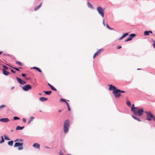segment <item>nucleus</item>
<instances>
[{
  "label": "nucleus",
  "mask_w": 155,
  "mask_h": 155,
  "mask_svg": "<svg viewBox=\"0 0 155 155\" xmlns=\"http://www.w3.org/2000/svg\"><path fill=\"white\" fill-rule=\"evenodd\" d=\"M134 108L131 109L132 111H133L134 114L138 116H141L143 114L144 110L142 108H139L138 107H136V110H133Z\"/></svg>",
  "instance_id": "1"
},
{
  "label": "nucleus",
  "mask_w": 155,
  "mask_h": 155,
  "mask_svg": "<svg viewBox=\"0 0 155 155\" xmlns=\"http://www.w3.org/2000/svg\"><path fill=\"white\" fill-rule=\"evenodd\" d=\"M120 93H125V91L118 89H116L113 91V93L114 94L116 98H118L121 96V94Z\"/></svg>",
  "instance_id": "2"
},
{
  "label": "nucleus",
  "mask_w": 155,
  "mask_h": 155,
  "mask_svg": "<svg viewBox=\"0 0 155 155\" xmlns=\"http://www.w3.org/2000/svg\"><path fill=\"white\" fill-rule=\"evenodd\" d=\"M147 114V120H151L152 119L155 121V117L151 113L150 111H146Z\"/></svg>",
  "instance_id": "3"
},
{
  "label": "nucleus",
  "mask_w": 155,
  "mask_h": 155,
  "mask_svg": "<svg viewBox=\"0 0 155 155\" xmlns=\"http://www.w3.org/2000/svg\"><path fill=\"white\" fill-rule=\"evenodd\" d=\"M69 125V121L66 120L64 122V131L65 133H66L68 131Z\"/></svg>",
  "instance_id": "4"
},
{
  "label": "nucleus",
  "mask_w": 155,
  "mask_h": 155,
  "mask_svg": "<svg viewBox=\"0 0 155 155\" xmlns=\"http://www.w3.org/2000/svg\"><path fill=\"white\" fill-rule=\"evenodd\" d=\"M97 10L101 17L103 18L104 17V11L103 8L100 7H98L97 8Z\"/></svg>",
  "instance_id": "5"
},
{
  "label": "nucleus",
  "mask_w": 155,
  "mask_h": 155,
  "mask_svg": "<svg viewBox=\"0 0 155 155\" xmlns=\"http://www.w3.org/2000/svg\"><path fill=\"white\" fill-rule=\"evenodd\" d=\"M23 143H20L19 142H16L15 143L14 147H17L18 146V150H21L23 149Z\"/></svg>",
  "instance_id": "6"
},
{
  "label": "nucleus",
  "mask_w": 155,
  "mask_h": 155,
  "mask_svg": "<svg viewBox=\"0 0 155 155\" xmlns=\"http://www.w3.org/2000/svg\"><path fill=\"white\" fill-rule=\"evenodd\" d=\"M23 89L25 91H27L31 89V87L30 85L27 84L22 87Z\"/></svg>",
  "instance_id": "7"
},
{
  "label": "nucleus",
  "mask_w": 155,
  "mask_h": 155,
  "mask_svg": "<svg viewBox=\"0 0 155 155\" xmlns=\"http://www.w3.org/2000/svg\"><path fill=\"white\" fill-rule=\"evenodd\" d=\"M16 79L21 84H25L26 83V82L25 81H23L21 79L18 77H16Z\"/></svg>",
  "instance_id": "8"
},
{
  "label": "nucleus",
  "mask_w": 155,
  "mask_h": 155,
  "mask_svg": "<svg viewBox=\"0 0 155 155\" xmlns=\"http://www.w3.org/2000/svg\"><path fill=\"white\" fill-rule=\"evenodd\" d=\"M136 36V34H131L130 36H129V37L125 41L126 42V41H130L131 40L132 38Z\"/></svg>",
  "instance_id": "9"
},
{
  "label": "nucleus",
  "mask_w": 155,
  "mask_h": 155,
  "mask_svg": "<svg viewBox=\"0 0 155 155\" xmlns=\"http://www.w3.org/2000/svg\"><path fill=\"white\" fill-rule=\"evenodd\" d=\"M103 51V50L102 49H100L98 51L95 53L93 56V58L94 59L95 57L98 55L100 54V53Z\"/></svg>",
  "instance_id": "10"
},
{
  "label": "nucleus",
  "mask_w": 155,
  "mask_h": 155,
  "mask_svg": "<svg viewBox=\"0 0 155 155\" xmlns=\"http://www.w3.org/2000/svg\"><path fill=\"white\" fill-rule=\"evenodd\" d=\"M108 86H110L109 88V90L110 91L115 90H116V87L115 86H113L112 85H108Z\"/></svg>",
  "instance_id": "11"
},
{
  "label": "nucleus",
  "mask_w": 155,
  "mask_h": 155,
  "mask_svg": "<svg viewBox=\"0 0 155 155\" xmlns=\"http://www.w3.org/2000/svg\"><path fill=\"white\" fill-rule=\"evenodd\" d=\"M0 121L2 122H6L8 121L9 120L8 118H4L0 119Z\"/></svg>",
  "instance_id": "12"
},
{
  "label": "nucleus",
  "mask_w": 155,
  "mask_h": 155,
  "mask_svg": "<svg viewBox=\"0 0 155 155\" xmlns=\"http://www.w3.org/2000/svg\"><path fill=\"white\" fill-rule=\"evenodd\" d=\"M40 144L37 143H35L33 145V147H34L39 149Z\"/></svg>",
  "instance_id": "13"
},
{
  "label": "nucleus",
  "mask_w": 155,
  "mask_h": 155,
  "mask_svg": "<svg viewBox=\"0 0 155 155\" xmlns=\"http://www.w3.org/2000/svg\"><path fill=\"white\" fill-rule=\"evenodd\" d=\"M152 31H146L144 32V35H149V33H152Z\"/></svg>",
  "instance_id": "14"
},
{
  "label": "nucleus",
  "mask_w": 155,
  "mask_h": 155,
  "mask_svg": "<svg viewBox=\"0 0 155 155\" xmlns=\"http://www.w3.org/2000/svg\"><path fill=\"white\" fill-rule=\"evenodd\" d=\"M3 73L6 75H8L10 73L4 69H3Z\"/></svg>",
  "instance_id": "15"
},
{
  "label": "nucleus",
  "mask_w": 155,
  "mask_h": 155,
  "mask_svg": "<svg viewBox=\"0 0 155 155\" xmlns=\"http://www.w3.org/2000/svg\"><path fill=\"white\" fill-rule=\"evenodd\" d=\"M48 84L49 86V87L51 88L52 90H53L54 91H57L56 89L54 87H53L49 83H48Z\"/></svg>",
  "instance_id": "16"
},
{
  "label": "nucleus",
  "mask_w": 155,
  "mask_h": 155,
  "mask_svg": "<svg viewBox=\"0 0 155 155\" xmlns=\"http://www.w3.org/2000/svg\"><path fill=\"white\" fill-rule=\"evenodd\" d=\"M31 69H35L37 70L38 72L40 73H41L42 72V71L41 70V69L38 67H34L33 68H31Z\"/></svg>",
  "instance_id": "17"
},
{
  "label": "nucleus",
  "mask_w": 155,
  "mask_h": 155,
  "mask_svg": "<svg viewBox=\"0 0 155 155\" xmlns=\"http://www.w3.org/2000/svg\"><path fill=\"white\" fill-rule=\"evenodd\" d=\"M48 98L44 97H41L40 98V100L42 101H47Z\"/></svg>",
  "instance_id": "18"
},
{
  "label": "nucleus",
  "mask_w": 155,
  "mask_h": 155,
  "mask_svg": "<svg viewBox=\"0 0 155 155\" xmlns=\"http://www.w3.org/2000/svg\"><path fill=\"white\" fill-rule=\"evenodd\" d=\"M24 127V126L20 127L19 126H18L17 127L16 129V130H21L23 129Z\"/></svg>",
  "instance_id": "19"
},
{
  "label": "nucleus",
  "mask_w": 155,
  "mask_h": 155,
  "mask_svg": "<svg viewBox=\"0 0 155 155\" xmlns=\"http://www.w3.org/2000/svg\"><path fill=\"white\" fill-rule=\"evenodd\" d=\"M41 5H42V3H41L39 5L36 7L35 8V9H35V11H36L37 10H38L41 7Z\"/></svg>",
  "instance_id": "20"
},
{
  "label": "nucleus",
  "mask_w": 155,
  "mask_h": 155,
  "mask_svg": "<svg viewBox=\"0 0 155 155\" xmlns=\"http://www.w3.org/2000/svg\"><path fill=\"white\" fill-rule=\"evenodd\" d=\"M43 92L45 93L47 95H50V94L51 93V91H44Z\"/></svg>",
  "instance_id": "21"
},
{
  "label": "nucleus",
  "mask_w": 155,
  "mask_h": 155,
  "mask_svg": "<svg viewBox=\"0 0 155 155\" xmlns=\"http://www.w3.org/2000/svg\"><path fill=\"white\" fill-rule=\"evenodd\" d=\"M132 117L135 119L136 120L138 121H140V119L139 118H138V117H137L134 116H132Z\"/></svg>",
  "instance_id": "22"
},
{
  "label": "nucleus",
  "mask_w": 155,
  "mask_h": 155,
  "mask_svg": "<svg viewBox=\"0 0 155 155\" xmlns=\"http://www.w3.org/2000/svg\"><path fill=\"white\" fill-rule=\"evenodd\" d=\"M8 144L10 146H12L13 145V141L12 140L9 141L8 143Z\"/></svg>",
  "instance_id": "23"
},
{
  "label": "nucleus",
  "mask_w": 155,
  "mask_h": 155,
  "mask_svg": "<svg viewBox=\"0 0 155 155\" xmlns=\"http://www.w3.org/2000/svg\"><path fill=\"white\" fill-rule=\"evenodd\" d=\"M87 5L88 6L89 8H93V7L92 6L89 2H87Z\"/></svg>",
  "instance_id": "24"
},
{
  "label": "nucleus",
  "mask_w": 155,
  "mask_h": 155,
  "mask_svg": "<svg viewBox=\"0 0 155 155\" xmlns=\"http://www.w3.org/2000/svg\"><path fill=\"white\" fill-rule=\"evenodd\" d=\"M127 105L129 106L130 107L131 106V103L129 101H127Z\"/></svg>",
  "instance_id": "25"
},
{
  "label": "nucleus",
  "mask_w": 155,
  "mask_h": 155,
  "mask_svg": "<svg viewBox=\"0 0 155 155\" xmlns=\"http://www.w3.org/2000/svg\"><path fill=\"white\" fill-rule=\"evenodd\" d=\"M1 138H2V140L0 141V143H2L4 142L5 141V140H4L3 137L2 136H1Z\"/></svg>",
  "instance_id": "26"
},
{
  "label": "nucleus",
  "mask_w": 155,
  "mask_h": 155,
  "mask_svg": "<svg viewBox=\"0 0 155 155\" xmlns=\"http://www.w3.org/2000/svg\"><path fill=\"white\" fill-rule=\"evenodd\" d=\"M16 64H17L18 65H19V66H22V64L21 63V62H20V61H16Z\"/></svg>",
  "instance_id": "27"
},
{
  "label": "nucleus",
  "mask_w": 155,
  "mask_h": 155,
  "mask_svg": "<svg viewBox=\"0 0 155 155\" xmlns=\"http://www.w3.org/2000/svg\"><path fill=\"white\" fill-rule=\"evenodd\" d=\"M34 119V117H31V118H30V119L29 120V121L28 123V124H29L33 120V119Z\"/></svg>",
  "instance_id": "28"
},
{
  "label": "nucleus",
  "mask_w": 155,
  "mask_h": 155,
  "mask_svg": "<svg viewBox=\"0 0 155 155\" xmlns=\"http://www.w3.org/2000/svg\"><path fill=\"white\" fill-rule=\"evenodd\" d=\"M22 141V140L21 139H17L14 140V142H16V141L20 142V141Z\"/></svg>",
  "instance_id": "29"
},
{
  "label": "nucleus",
  "mask_w": 155,
  "mask_h": 155,
  "mask_svg": "<svg viewBox=\"0 0 155 155\" xmlns=\"http://www.w3.org/2000/svg\"><path fill=\"white\" fill-rule=\"evenodd\" d=\"M3 69H5V70H7L8 69V67L5 66V65H3Z\"/></svg>",
  "instance_id": "30"
},
{
  "label": "nucleus",
  "mask_w": 155,
  "mask_h": 155,
  "mask_svg": "<svg viewBox=\"0 0 155 155\" xmlns=\"http://www.w3.org/2000/svg\"><path fill=\"white\" fill-rule=\"evenodd\" d=\"M129 33H125L123 35V36L125 37H126V36L128 35H129Z\"/></svg>",
  "instance_id": "31"
},
{
  "label": "nucleus",
  "mask_w": 155,
  "mask_h": 155,
  "mask_svg": "<svg viewBox=\"0 0 155 155\" xmlns=\"http://www.w3.org/2000/svg\"><path fill=\"white\" fill-rule=\"evenodd\" d=\"M14 119L15 120H19V118L18 117H14Z\"/></svg>",
  "instance_id": "32"
},
{
  "label": "nucleus",
  "mask_w": 155,
  "mask_h": 155,
  "mask_svg": "<svg viewBox=\"0 0 155 155\" xmlns=\"http://www.w3.org/2000/svg\"><path fill=\"white\" fill-rule=\"evenodd\" d=\"M106 25L107 28H108L109 29H110V30H113V29H111V28H110V27L108 26V25L107 24H106Z\"/></svg>",
  "instance_id": "33"
},
{
  "label": "nucleus",
  "mask_w": 155,
  "mask_h": 155,
  "mask_svg": "<svg viewBox=\"0 0 155 155\" xmlns=\"http://www.w3.org/2000/svg\"><path fill=\"white\" fill-rule=\"evenodd\" d=\"M12 67V68H13L14 69H15L17 71H20L19 69L17 68L13 67Z\"/></svg>",
  "instance_id": "34"
},
{
  "label": "nucleus",
  "mask_w": 155,
  "mask_h": 155,
  "mask_svg": "<svg viewBox=\"0 0 155 155\" xmlns=\"http://www.w3.org/2000/svg\"><path fill=\"white\" fill-rule=\"evenodd\" d=\"M136 107H134V104H133V105H132V107L131 108V109L133 108H134V109H133V110H136Z\"/></svg>",
  "instance_id": "35"
},
{
  "label": "nucleus",
  "mask_w": 155,
  "mask_h": 155,
  "mask_svg": "<svg viewBox=\"0 0 155 155\" xmlns=\"http://www.w3.org/2000/svg\"><path fill=\"white\" fill-rule=\"evenodd\" d=\"M4 137H5V140H9V139L8 138V137L6 136H4Z\"/></svg>",
  "instance_id": "36"
},
{
  "label": "nucleus",
  "mask_w": 155,
  "mask_h": 155,
  "mask_svg": "<svg viewBox=\"0 0 155 155\" xmlns=\"http://www.w3.org/2000/svg\"><path fill=\"white\" fill-rule=\"evenodd\" d=\"M124 38L123 35H122L120 38H119V40L120 41L122 40L123 38Z\"/></svg>",
  "instance_id": "37"
},
{
  "label": "nucleus",
  "mask_w": 155,
  "mask_h": 155,
  "mask_svg": "<svg viewBox=\"0 0 155 155\" xmlns=\"http://www.w3.org/2000/svg\"><path fill=\"white\" fill-rule=\"evenodd\" d=\"M153 41L154 42V43L153 44V46L154 48H155V41L153 40Z\"/></svg>",
  "instance_id": "38"
},
{
  "label": "nucleus",
  "mask_w": 155,
  "mask_h": 155,
  "mask_svg": "<svg viewBox=\"0 0 155 155\" xmlns=\"http://www.w3.org/2000/svg\"><path fill=\"white\" fill-rule=\"evenodd\" d=\"M5 107V105H1V106H0V108L4 107Z\"/></svg>",
  "instance_id": "39"
},
{
  "label": "nucleus",
  "mask_w": 155,
  "mask_h": 155,
  "mask_svg": "<svg viewBox=\"0 0 155 155\" xmlns=\"http://www.w3.org/2000/svg\"><path fill=\"white\" fill-rule=\"evenodd\" d=\"M67 107H68V110L69 111H70L71 110V108H70V107L69 106V105L68 106H67Z\"/></svg>",
  "instance_id": "40"
},
{
  "label": "nucleus",
  "mask_w": 155,
  "mask_h": 155,
  "mask_svg": "<svg viewBox=\"0 0 155 155\" xmlns=\"http://www.w3.org/2000/svg\"><path fill=\"white\" fill-rule=\"evenodd\" d=\"M23 121L25 123L26 121V119L24 118L23 119Z\"/></svg>",
  "instance_id": "41"
},
{
  "label": "nucleus",
  "mask_w": 155,
  "mask_h": 155,
  "mask_svg": "<svg viewBox=\"0 0 155 155\" xmlns=\"http://www.w3.org/2000/svg\"><path fill=\"white\" fill-rule=\"evenodd\" d=\"M103 25H104V26H105L106 25L105 24V23H104V20L103 19Z\"/></svg>",
  "instance_id": "42"
},
{
  "label": "nucleus",
  "mask_w": 155,
  "mask_h": 155,
  "mask_svg": "<svg viewBox=\"0 0 155 155\" xmlns=\"http://www.w3.org/2000/svg\"><path fill=\"white\" fill-rule=\"evenodd\" d=\"M21 75L22 76H23V77H25V76H26V75H25V74H21Z\"/></svg>",
  "instance_id": "43"
},
{
  "label": "nucleus",
  "mask_w": 155,
  "mask_h": 155,
  "mask_svg": "<svg viewBox=\"0 0 155 155\" xmlns=\"http://www.w3.org/2000/svg\"><path fill=\"white\" fill-rule=\"evenodd\" d=\"M122 48L121 46H119L117 47V49H119L121 48Z\"/></svg>",
  "instance_id": "44"
},
{
  "label": "nucleus",
  "mask_w": 155,
  "mask_h": 155,
  "mask_svg": "<svg viewBox=\"0 0 155 155\" xmlns=\"http://www.w3.org/2000/svg\"><path fill=\"white\" fill-rule=\"evenodd\" d=\"M11 72H12L13 73H15V71H14L12 69H11Z\"/></svg>",
  "instance_id": "45"
},
{
  "label": "nucleus",
  "mask_w": 155,
  "mask_h": 155,
  "mask_svg": "<svg viewBox=\"0 0 155 155\" xmlns=\"http://www.w3.org/2000/svg\"><path fill=\"white\" fill-rule=\"evenodd\" d=\"M60 155H63L62 154V152L61 151H60L59 152Z\"/></svg>",
  "instance_id": "46"
},
{
  "label": "nucleus",
  "mask_w": 155,
  "mask_h": 155,
  "mask_svg": "<svg viewBox=\"0 0 155 155\" xmlns=\"http://www.w3.org/2000/svg\"><path fill=\"white\" fill-rule=\"evenodd\" d=\"M65 102H66V103L67 106H68L69 105L68 104V103L66 101Z\"/></svg>",
  "instance_id": "47"
},
{
  "label": "nucleus",
  "mask_w": 155,
  "mask_h": 155,
  "mask_svg": "<svg viewBox=\"0 0 155 155\" xmlns=\"http://www.w3.org/2000/svg\"><path fill=\"white\" fill-rule=\"evenodd\" d=\"M3 53V51H0V55H1Z\"/></svg>",
  "instance_id": "48"
},
{
  "label": "nucleus",
  "mask_w": 155,
  "mask_h": 155,
  "mask_svg": "<svg viewBox=\"0 0 155 155\" xmlns=\"http://www.w3.org/2000/svg\"><path fill=\"white\" fill-rule=\"evenodd\" d=\"M14 88V87H12L11 88V89L12 90H13Z\"/></svg>",
  "instance_id": "49"
},
{
  "label": "nucleus",
  "mask_w": 155,
  "mask_h": 155,
  "mask_svg": "<svg viewBox=\"0 0 155 155\" xmlns=\"http://www.w3.org/2000/svg\"><path fill=\"white\" fill-rule=\"evenodd\" d=\"M61 111V110H58V112H60Z\"/></svg>",
  "instance_id": "50"
},
{
  "label": "nucleus",
  "mask_w": 155,
  "mask_h": 155,
  "mask_svg": "<svg viewBox=\"0 0 155 155\" xmlns=\"http://www.w3.org/2000/svg\"><path fill=\"white\" fill-rule=\"evenodd\" d=\"M137 69L138 70H141V69L140 68H138Z\"/></svg>",
  "instance_id": "51"
},
{
  "label": "nucleus",
  "mask_w": 155,
  "mask_h": 155,
  "mask_svg": "<svg viewBox=\"0 0 155 155\" xmlns=\"http://www.w3.org/2000/svg\"><path fill=\"white\" fill-rule=\"evenodd\" d=\"M39 95H41V94H40V93H39Z\"/></svg>",
  "instance_id": "52"
},
{
  "label": "nucleus",
  "mask_w": 155,
  "mask_h": 155,
  "mask_svg": "<svg viewBox=\"0 0 155 155\" xmlns=\"http://www.w3.org/2000/svg\"><path fill=\"white\" fill-rule=\"evenodd\" d=\"M68 155H71L70 154H68Z\"/></svg>",
  "instance_id": "53"
},
{
  "label": "nucleus",
  "mask_w": 155,
  "mask_h": 155,
  "mask_svg": "<svg viewBox=\"0 0 155 155\" xmlns=\"http://www.w3.org/2000/svg\"><path fill=\"white\" fill-rule=\"evenodd\" d=\"M39 111H40V112H41V110H39Z\"/></svg>",
  "instance_id": "54"
}]
</instances>
